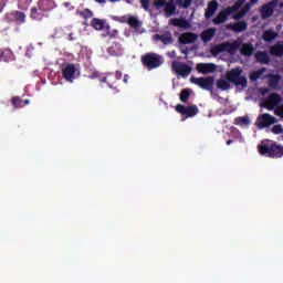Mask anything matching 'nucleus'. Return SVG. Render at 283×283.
I'll return each mask as SVG.
<instances>
[{
    "instance_id": "f257e3e1",
    "label": "nucleus",
    "mask_w": 283,
    "mask_h": 283,
    "mask_svg": "<svg viewBox=\"0 0 283 283\" xmlns=\"http://www.w3.org/2000/svg\"><path fill=\"white\" fill-rule=\"evenodd\" d=\"M242 67L240 66L228 71L226 75L227 80L220 78L217 81L218 90L224 92L231 87V83H233L235 87H242L243 90L245 87H249V80L247 78V76L242 75Z\"/></svg>"
},
{
    "instance_id": "f03ea898",
    "label": "nucleus",
    "mask_w": 283,
    "mask_h": 283,
    "mask_svg": "<svg viewBox=\"0 0 283 283\" xmlns=\"http://www.w3.org/2000/svg\"><path fill=\"white\" fill-rule=\"evenodd\" d=\"M259 153L262 156H268V158H282L283 156V146L277 145V143H270L259 145Z\"/></svg>"
},
{
    "instance_id": "7ed1b4c3",
    "label": "nucleus",
    "mask_w": 283,
    "mask_h": 283,
    "mask_svg": "<svg viewBox=\"0 0 283 283\" xmlns=\"http://www.w3.org/2000/svg\"><path fill=\"white\" fill-rule=\"evenodd\" d=\"M245 0H238L232 7H228L223 10H221L218 15L212 20V23L214 25H221V23H224L227 19H229L230 14H233L242 8Z\"/></svg>"
},
{
    "instance_id": "20e7f679",
    "label": "nucleus",
    "mask_w": 283,
    "mask_h": 283,
    "mask_svg": "<svg viewBox=\"0 0 283 283\" xmlns=\"http://www.w3.org/2000/svg\"><path fill=\"white\" fill-rule=\"evenodd\" d=\"M140 61L144 67H147V70H156L157 67H160L163 63H165V60L160 54L151 52L142 55Z\"/></svg>"
},
{
    "instance_id": "39448f33",
    "label": "nucleus",
    "mask_w": 283,
    "mask_h": 283,
    "mask_svg": "<svg viewBox=\"0 0 283 283\" xmlns=\"http://www.w3.org/2000/svg\"><path fill=\"white\" fill-rule=\"evenodd\" d=\"M240 48V43L238 42H222L217 44L210 49L212 56H218V54H222L223 52H228V54H233V52H238Z\"/></svg>"
},
{
    "instance_id": "423d86ee",
    "label": "nucleus",
    "mask_w": 283,
    "mask_h": 283,
    "mask_svg": "<svg viewBox=\"0 0 283 283\" xmlns=\"http://www.w3.org/2000/svg\"><path fill=\"white\" fill-rule=\"evenodd\" d=\"M190 82H192L195 85H198V87H201V90H206V92H213V85L216 83V77L208 76V77H190Z\"/></svg>"
},
{
    "instance_id": "0eeeda50",
    "label": "nucleus",
    "mask_w": 283,
    "mask_h": 283,
    "mask_svg": "<svg viewBox=\"0 0 283 283\" xmlns=\"http://www.w3.org/2000/svg\"><path fill=\"white\" fill-rule=\"evenodd\" d=\"M176 112L185 118H193L200 112L197 105L185 106L182 104H177L175 107Z\"/></svg>"
},
{
    "instance_id": "6e6552de",
    "label": "nucleus",
    "mask_w": 283,
    "mask_h": 283,
    "mask_svg": "<svg viewBox=\"0 0 283 283\" xmlns=\"http://www.w3.org/2000/svg\"><path fill=\"white\" fill-rule=\"evenodd\" d=\"M277 119L273 115L264 113L258 116L256 127H259V129H264L266 127H271V125H275Z\"/></svg>"
},
{
    "instance_id": "1a4fd4ad",
    "label": "nucleus",
    "mask_w": 283,
    "mask_h": 283,
    "mask_svg": "<svg viewBox=\"0 0 283 283\" xmlns=\"http://www.w3.org/2000/svg\"><path fill=\"white\" fill-rule=\"evenodd\" d=\"M62 76L67 83H73L76 78V66L72 63L62 65Z\"/></svg>"
},
{
    "instance_id": "9d476101",
    "label": "nucleus",
    "mask_w": 283,
    "mask_h": 283,
    "mask_svg": "<svg viewBox=\"0 0 283 283\" xmlns=\"http://www.w3.org/2000/svg\"><path fill=\"white\" fill-rule=\"evenodd\" d=\"M154 6L157 8V10L159 8H164V12H166L167 17L176 14V4H174V2H167V0H156Z\"/></svg>"
},
{
    "instance_id": "9b49d317",
    "label": "nucleus",
    "mask_w": 283,
    "mask_h": 283,
    "mask_svg": "<svg viewBox=\"0 0 283 283\" xmlns=\"http://www.w3.org/2000/svg\"><path fill=\"white\" fill-rule=\"evenodd\" d=\"M277 2L275 1H270L263 4L260 9L261 19H269L272 14H274Z\"/></svg>"
},
{
    "instance_id": "f8f14e48",
    "label": "nucleus",
    "mask_w": 283,
    "mask_h": 283,
    "mask_svg": "<svg viewBox=\"0 0 283 283\" xmlns=\"http://www.w3.org/2000/svg\"><path fill=\"white\" fill-rule=\"evenodd\" d=\"M6 17L9 22L15 21L18 25H23L27 19V15L23 11H12L7 13Z\"/></svg>"
},
{
    "instance_id": "ddd939ff",
    "label": "nucleus",
    "mask_w": 283,
    "mask_h": 283,
    "mask_svg": "<svg viewBox=\"0 0 283 283\" xmlns=\"http://www.w3.org/2000/svg\"><path fill=\"white\" fill-rule=\"evenodd\" d=\"M172 69L175 70L176 74H179V76H189L191 74V66L187 64H182L179 62L172 63Z\"/></svg>"
},
{
    "instance_id": "4468645a",
    "label": "nucleus",
    "mask_w": 283,
    "mask_h": 283,
    "mask_svg": "<svg viewBox=\"0 0 283 283\" xmlns=\"http://www.w3.org/2000/svg\"><path fill=\"white\" fill-rule=\"evenodd\" d=\"M280 103H282V96L277 93H272L265 101L264 107H266V109H273V107H277Z\"/></svg>"
},
{
    "instance_id": "2eb2a0df",
    "label": "nucleus",
    "mask_w": 283,
    "mask_h": 283,
    "mask_svg": "<svg viewBox=\"0 0 283 283\" xmlns=\"http://www.w3.org/2000/svg\"><path fill=\"white\" fill-rule=\"evenodd\" d=\"M196 41H198V35L192 32H186L179 36V43L182 45H189L191 43H196Z\"/></svg>"
},
{
    "instance_id": "dca6fc26",
    "label": "nucleus",
    "mask_w": 283,
    "mask_h": 283,
    "mask_svg": "<svg viewBox=\"0 0 283 283\" xmlns=\"http://www.w3.org/2000/svg\"><path fill=\"white\" fill-rule=\"evenodd\" d=\"M217 67L218 66L213 63H199L197 64V72H199V74H211Z\"/></svg>"
},
{
    "instance_id": "f3484780",
    "label": "nucleus",
    "mask_w": 283,
    "mask_h": 283,
    "mask_svg": "<svg viewBox=\"0 0 283 283\" xmlns=\"http://www.w3.org/2000/svg\"><path fill=\"white\" fill-rule=\"evenodd\" d=\"M170 25H174L175 28H182L184 30H189L191 28V23L189 20L185 18H174L170 20Z\"/></svg>"
},
{
    "instance_id": "a211bd4d",
    "label": "nucleus",
    "mask_w": 283,
    "mask_h": 283,
    "mask_svg": "<svg viewBox=\"0 0 283 283\" xmlns=\"http://www.w3.org/2000/svg\"><path fill=\"white\" fill-rule=\"evenodd\" d=\"M99 83H106L109 90L118 92V87L114 86L116 84V77L114 76V73H108L106 76L99 78Z\"/></svg>"
},
{
    "instance_id": "6ab92c4d",
    "label": "nucleus",
    "mask_w": 283,
    "mask_h": 283,
    "mask_svg": "<svg viewBox=\"0 0 283 283\" xmlns=\"http://www.w3.org/2000/svg\"><path fill=\"white\" fill-rule=\"evenodd\" d=\"M30 19H33V21H43L45 19V11L39 7L31 8Z\"/></svg>"
},
{
    "instance_id": "aec40b11",
    "label": "nucleus",
    "mask_w": 283,
    "mask_h": 283,
    "mask_svg": "<svg viewBox=\"0 0 283 283\" xmlns=\"http://www.w3.org/2000/svg\"><path fill=\"white\" fill-rule=\"evenodd\" d=\"M227 28L228 30H232V32H244V30L249 28V24L247 23V21H239L228 24Z\"/></svg>"
},
{
    "instance_id": "412c9836",
    "label": "nucleus",
    "mask_w": 283,
    "mask_h": 283,
    "mask_svg": "<svg viewBox=\"0 0 283 283\" xmlns=\"http://www.w3.org/2000/svg\"><path fill=\"white\" fill-rule=\"evenodd\" d=\"M0 61L3 63H10L14 61V53L10 49H0Z\"/></svg>"
},
{
    "instance_id": "4be33fe9",
    "label": "nucleus",
    "mask_w": 283,
    "mask_h": 283,
    "mask_svg": "<svg viewBox=\"0 0 283 283\" xmlns=\"http://www.w3.org/2000/svg\"><path fill=\"white\" fill-rule=\"evenodd\" d=\"M255 60L258 63H261V65H269V63H271V56H269L266 51H258L255 53Z\"/></svg>"
},
{
    "instance_id": "5701e85b",
    "label": "nucleus",
    "mask_w": 283,
    "mask_h": 283,
    "mask_svg": "<svg viewBox=\"0 0 283 283\" xmlns=\"http://www.w3.org/2000/svg\"><path fill=\"white\" fill-rule=\"evenodd\" d=\"M218 11V1L217 0H212L208 3V8L205 12V17L206 19H211V17L213 14H216V12Z\"/></svg>"
},
{
    "instance_id": "b1692460",
    "label": "nucleus",
    "mask_w": 283,
    "mask_h": 283,
    "mask_svg": "<svg viewBox=\"0 0 283 283\" xmlns=\"http://www.w3.org/2000/svg\"><path fill=\"white\" fill-rule=\"evenodd\" d=\"M38 8H40V10H43L44 12H50V10H52L54 8V1L53 0H39Z\"/></svg>"
},
{
    "instance_id": "393cba45",
    "label": "nucleus",
    "mask_w": 283,
    "mask_h": 283,
    "mask_svg": "<svg viewBox=\"0 0 283 283\" xmlns=\"http://www.w3.org/2000/svg\"><path fill=\"white\" fill-rule=\"evenodd\" d=\"M214 36H216V29L210 28L202 31L201 41H203V43H209V41H211Z\"/></svg>"
},
{
    "instance_id": "a878e982",
    "label": "nucleus",
    "mask_w": 283,
    "mask_h": 283,
    "mask_svg": "<svg viewBox=\"0 0 283 283\" xmlns=\"http://www.w3.org/2000/svg\"><path fill=\"white\" fill-rule=\"evenodd\" d=\"M155 39H156V41H161V43H164V45H171V43H174V38L171 36V33L156 34Z\"/></svg>"
},
{
    "instance_id": "bb28decb",
    "label": "nucleus",
    "mask_w": 283,
    "mask_h": 283,
    "mask_svg": "<svg viewBox=\"0 0 283 283\" xmlns=\"http://www.w3.org/2000/svg\"><path fill=\"white\" fill-rule=\"evenodd\" d=\"M240 52L242 56H252L253 52H255V48H253V44L251 43H244L242 44Z\"/></svg>"
},
{
    "instance_id": "cd10ccee",
    "label": "nucleus",
    "mask_w": 283,
    "mask_h": 283,
    "mask_svg": "<svg viewBox=\"0 0 283 283\" xmlns=\"http://www.w3.org/2000/svg\"><path fill=\"white\" fill-rule=\"evenodd\" d=\"M265 78H269V87L273 90L277 88V85H280L281 77L279 74H268Z\"/></svg>"
},
{
    "instance_id": "c85d7f7f",
    "label": "nucleus",
    "mask_w": 283,
    "mask_h": 283,
    "mask_svg": "<svg viewBox=\"0 0 283 283\" xmlns=\"http://www.w3.org/2000/svg\"><path fill=\"white\" fill-rule=\"evenodd\" d=\"M249 10H251V3H247L240 11L239 13L233 15L234 21H240L243 17H247L249 13Z\"/></svg>"
},
{
    "instance_id": "c756f323",
    "label": "nucleus",
    "mask_w": 283,
    "mask_h": 283,
    "mask_svg": "<svg viewBox=\"0 0 283 283\" xmlns=\"http://www.w3.org/2000/svg\"><path fill=\"white\" fill-rule=\"evenodd\" d=\"M272 56H283V44H274L270 48Z\"/></svg>"
},
{
    "instance_id": "7c9ffc66",
    "label": "nucleus",
    "mask_w": 283,
    "mask_h": 283,
    "mask_svg": "<svg viewBox=\"0 0 283 283\" xmlns=\"http://www.w3.org/2000/svg\"><path fill=\"white\" fill-rule=\"evenodd\" d=\"M266 72V67H261L256 71H253L250 73V81L254 83V81H258L259 78L262 77V75Z\"/></svg>"
},
{
    "instance_id": "2f4dec72",
    "label": "nucleus",
    "mask_w": 283,
    "mask_h": 283,
    "mask_svg": "<svg viewBox=\"0 0 283 283\" xmlns=\"http://www.w3.org/2000/svg\"><path fill=\"white\" fill-rule=\"evenodd\" d=\"M128 24L133 30H140V25H143V22L138 20V18L130 15L128 17Z\"/></svg>"
},
{
    "instance_id": "473e14b6",
    "label": "nucleus",
    "mask_w": 283,
    "mask_h": 283,
    "mask_svg": "<svg viewBox=\"0 0 283 283\" xmlns=\"http://www.w3.org/2000/svg\"><path fill=\"white\" fill-rule=\"evenodd\" d=\"M91 25L94 28V30L101 31L105 28V20L93 18L91 21Z\"/></svg>"
},
{
    "instance_id": "72a5a7b5",
    "label": "nucleus",
    "mask_w": 283,
    "mask_h": 283,
    "mask_svg": "<svg viewBox=\"0 0 283 283\" xmlns=\"http://www.w3.org/2000/svg\"><path fill=\"white\" fill-rule=\"evenodd\" d=\"M277 36V33L273 30H266L263 32V41H266L268 43H271V41H275V38Z\"/></svg>"
},
{
    "instance_id": "f704fd0d",
    "label": "nucleus",
    "mask_w": 283,
    "mask_h": 283,
    "mask_svg": "<svg viewBox=\"0 0 283 283\" xmlns=\"http://www.w3.org/2000/svg\"><path fill=\"white\" fill-rule=\"evenodd\" d=\"M189 96H191V88H184L179 94L181 103H188Z\"/></svg>"
},
{
    "instance_id": "c9c22d12",
    "label": "nucleus",
    "mask_w": 283,
    "mask_h": 283,
    "mask_svg": "<svg viewBox=\"0 0 283 283\" xmlns=\"http://www.w3.org/2000/svg\"><path fill=\"white\" fill-rule=\"evenodd\" d=\"M107 52L111 54V56H118V53L120 52V43L115 42L114 45L107 49Z\"/></svg>"
},
{
    "instance_id": "e433bc0d",
    "label": "nucleus",
    "mask_w": 283,
    "mask_h": 283,
    "mask_svg": "<svg viewBox=\"0 0 283 283\" xmlns=\"http://www.w3.org/2000/svg\"><path fill=\"white\" fill-rule=\"evenodd\" d=\"M11 104L13 109H21V107H23V99L19 96H13L11 98Z\"/></svg>"
},
{
    "instance_id": "4c0bfd02",
    "label": "nucleus",
    "mask_w": 283,
    "mask_h": 283,
    "mask_svg": "<svg viewBox=\"0 0 283 283\" xmlns=\"http://www.w3.org/2000/svg\"><path fill=\"white\" fill-rule=\"evenodd\" d=\"M103 38L108 36L109 39H116V36H118V31L114 30V31H109V25L106 27V33L102 34Z\"/></svg>"
},
{
    "instance_id": "58836bf2",
    "label": "nucleus",
    "mask_w": 283,
    "mask_h": 283,
    "mask_svg": "<svg viewBox=\"0 0 283 283\" xmlns=\"http://www.w3.org/2000/svg\"><path fill=\"white\" fill-rule=\"evenodd\" d=\"M80 17H83V19H92L94 17V13L90 9H84L83 11L78 12Z\"/></svg>"
},
{
    "instance_id": "ea45409f",
    "label": "nucleus",
    "mask_w": 283,
    "mask_h": 283,
    "mask_svg": "<svg viewBox=\"0 0 283 283\" xmlns=\"http://www.w3.org/2000/svg\"><path fill=\"white\" fill-rule=\"evenodd\" d=\"M272 132H273L274 134H282V132H283L282 125H280V124L274 125V126L272 127Z\"/></svg>"
},
{
    "instance_id": "a19ab883",
    "label": "nucleus",
    "mask_w": 283,
    "mask_h": 283,
    "mask_svg": "<svg viewBox=\"0 0 283 283\" xmlns=\"http://www.w3.org/2000/svg\"><path fill=\"white\" fill-rule=\"evenodd\" d=\"M193 0H180V6H182L185 9L190 8Z\"/></svg>"
},
{
    "instance_id": "79ce46f5",
    "label": "nucleus",
    "mask_w": 283,
    "mask_h": 283,
    "mask_svg": "<svg viewBox=\"0 0 283 283\" xmlns=\"http://www.w3.org/2000/svg\"><path fill=\"white\" fill-rule=\"evenodd\" d=\"M239 125H249L250 120L247 117H239L238 119Z\"/></svg>"
},
{
    "instance_id": "37998d69",
    "label": "nucleus",
    "mask_w": 283,
    "mask_h": 283,
    "mask_svg": "<svg viewBox=\"0 0 283 283\" xmlns=\"http://www.w3.org/2000/svg\"><path fill=\"white\" fill-rule=\"evenodd\" d=\"M144 10H149V0H139Z\"/></svg>"
},
{
    "instance_id": "c03bdc74",
    "label": "nucleus",
    "mask_w": 283,
    "mask_h": 283,
    "mask_svg": "<svg viewBox=\"0 0 283 283\" xmlns=\"http://www.w3.org/2000/svg\"><path fill=\"white\" fill-rule=\"evenodd\" d=\"M88 78H91V80H94V78H102V77H101V72L94 71L93 73H91V75L88 76Z\"/></svg>"
},
{
    "instance_id": "a18cd8bd",
    "label": "nucleus",
    "mask_w": 283,
    "mask_h": 283,
    "mask_svg": "<svg viewBox=\"0 0 283 283\" xmlns=\"http://www.w3.org/2000/svg\"><path fill=\"white\" fill-rule=\"evenodd\" d=\"M114 76H115V81H120V78H123V72L116 71Z\"/></svg>"
},
{
    "instance_id": "49530a36",
    "label": "nucleus",
    "mask_w": 283,
    "mask_h": 283,
    "mask_svg": "<svg viewBox=\"0 0 283 283\" xmlns=\"http://www.w3.org/2000/svg\"><path fill=\"white\" fill-rule=\"evenodd\" d=\"M118 21H119V23H128L129 18H127V15H124V17H120V18L118 19Z\"/></svg>"
},
{
    "instance_id": "de8ad7c7",
    "label": "nucleus",
    "mask_w": 283,
    "mask_h": 283,
    "mask_svg": "<svg viewBox=\"0 0 283 283\" xmlns=\"http://www.w3.org/2000/svg\"><path fill=\"white\" fill-rule=\"evenodd\" d=\"M276 116H280L281 118H283V106L279 109L275 111Z\"/></svg>"
},
{
    "instance_id": "09e8293b",
    "label": "nucleus",
    "mask_w": 283,
    "mask_h": 283,
    "mask_svg": "<svg viewBox=\"0 0 283 283\" xmlns=\"http://www.w3.org/2000/svg\"><path fill=\"white\" fill-rule=\"evenodd\" d=\"M167 55L170 57V59H176V51H170L167 53Z\"/></svg>"
},
{
    "instance_id": "8fccbe9b",
    "label": "nucleus",
    "mask_w": 283,
    "mask_h": 283,
    "mask_svg": "<svg viewBox=\"0 0 283 283\" xmlns=\"http://www.w3.org/2000/svg\"><path fill=\"white\" fill-rule=\"evenodd\" d=\"M261 94L264 96V94H269V88H261Z\"/></svg>"
},
{
    "instance_id": "3c124183",
    "label": "nucleus",
    "mask_w": 283,
    "mask_h": 283,
    "mask_svg": "<svg viewBox=\"0 0 283 283\" xmlns=\"http://www.w3.org/2000/svg\"><path fill=\"white\" fill-rule=\"evenodd\" d=\"M123 81H124V83H127V81H129V75H127V74L124 75V80Z\"/></svg>"
},
{
    "instance_id": "603ef678",
    "label": "nucleus",
    "mask_w": 283,
    "mask_h": 283,
    "mask_svg": "<svg viewBox=\"0 0 283 283\" xmlns=\"http://www.w3.org/2000/svg\"><path fill=\"white\" fill-rule=\"evenodd\" d=\"M25 105H30V99H24L23 101V107H25Z\"/></svg>"
},
{
    "instance_id": "864d4df0",
    "label": "nucleus",
    "mask_w": 283,
    "mask_h": 283,
    "mask_svg": "<svg viewBox=\"0 0 283 283\" xmlns=\"http://www.w3.org/2000/svg\"><path fill=\"white\" fill-rule=\"evenodd\" d=\"M255 3H258V0H250L251 7H252V6H255Z\"/></svg>"
},
{
    "instance_id": "5fc2aeb1",
    "label": "nucleus",
    "mask_w": 283,
    "mask_h": 283,
    "mask_svg": "<svg viewBox=\"0 0 283 283\" xmlns=\"http://www.w3.org/2000/svg\"><path fill=\"white\" fill-rule=\"evenodd\" d=\"M96 3H106L107 0H95Z\"/></svg>"
},
{
    "instance_id": "6e6d98bb",
    "label": "nucleus",
    "mask_w": 283,
    "mask_h": 283,
    "mask_svg": "<svg viewBox=\"0 0 283 283\" xmlns=\"http://www.w3.org/2000/svg\"><path fill=\"white\" fill-rule=\"evenodd\" d=\"M126 3H129V6H134V0H126Z\"/></svg>"
},
{
    "instance_id": "4d7b16f0",
    "label": "nucleus",
    "mask_w": 283,
    "mask_h": 283,
    "mask_svg": "<svg viewBox=\"0 0 283 283\" xmlns=\"http://www.w3.org/2000/svg\"><path fill=\"white\" fill-rule=\"evenodd\" d=\"M232 144H233L232 139L227 140V145H232Z\"/></svg>"
},
{
    "instance_id": "13d9d810",
    "label": "nucleus",
    "mask_w": 283,
    "mask_h": 283,
    "mask_svg": "<svg viewBox=\"0 0 283 283\" xmlns=\"http://www.w3.org/2000/svg\"><path fill=\"white\" fill-rule=\"evenodd\" d=\"M182 54H189V51L188 50H184Z\"/></svg>"
},
{
    "instance_id": "bf43d9fd",
    "label": "nucleus",
    "mask_w": 283,
    "mask_h": 283,
    "mask_svg": "<svg viewBox=\"0 0 283 283\" xmlns=\"http://www.w3.org/2000/svg\"><path fill=\"white\" fill-rule=\"evenodd\" d=\"M111 3H116V1H120V0H109Z\"/></svg>"
},
{
    "instance_id": "052dcab7",
    "label": "nucleus",
    "mask_w": 283,
    "mask_h": 283,
    "mask_svg": "<svg viewBox=\"0 0 283 283\" xmlns=\"http://www.w3.org/2000/svg\"><path fill=\"white\" fill-rule=\"evenodd\" d=\"M265 143H270L269 139H266Z\"/></svg>"
}]
</instances>
